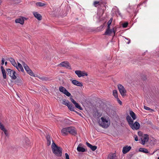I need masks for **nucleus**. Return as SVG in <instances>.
I'll list each match as a JSON object with an SVG mask.
<instances>
[{
  "label": "nucleus",
  "instance_id": "1",
  "mask_svg": "<svg viewBox=\"0 0 159 159\" xmlns=\"http://www.w3.org/2000/svg\"><path fill=\"white\" fill-rule=\"evenodd\" d=\"M52 143L51 145V148L53 153L57 157H61L62 155V148L57 146L53 140H52Z\"/></svg>",
  "mask_w": 159,
  "mask_h": 159
},
{
  "label": "nucleus",
  "instance_id": "2",
  "mask_svg": "<svg viewBox=\"0 0 159 159\" xmlns=\"http://www.w3.org/2000/svg\"><path fill=\"white\" fill-rule=\"evenodd\" d=\"M110 120H98V123L99 125L103 128H107L110 125Z\"/></svg>",
  "mask_w": 159,
  "mask_h": 159
},
{
  "label": "nucleus",
  "instance_id": "3",
  "mask_svg": "<svg viewBox=\"0 0 159 159\" xmlns=\"http://www.w3.org/2000/svg\"><path fill=\"white\" fill-rule=\"evenodd\" d=\"M62 104L67 106L69 109L71 111H75V108L73 106L72 104H70L69 101L66 100H63Z\"/></svg>",
  "mask_w": 159,
  "mask_h": 159
},
{
  "label": "nucleus",
  "instance_id": "4",
  "mask_svg": "<svg viewBox=\"0 0 159 159\" xmlns=\"http://www.w3.org/2000/svg\"><path fill=\"white\" fill-rule=\"evenodd\" d=\"M118 87L120 94L122 96H125L126 94V91L124 87L121 84L118 85Z\"/></svg>",
  "mask_w": 159,
  "mask_h": 159
},
{
  "label": "nucleus",
  "instance_id": "5",
  "mask_svg": "<svg viewBox=\"0 0 159 159\" xmlns=\"http://www.w3.org/2000/svg\"><path fill=\"white\" fill-rule=\"evenodd\" d=\"M7 70L8 72V74L12 79L15 80L16 78V76L15 75L16 72L13 70H12L10 69H7Z\"/></svg>",
  "mask_w": 159,
  "mask_h": 159
},
{
  "label": "nucleus",
  "instance_id": "6",
  "mask_svg": "<svg viewBox=\"0 0 159 159\" xmlns=\"http://www.w3.org/2000/svg\"><path fill=\"white\" fill-rule=\"evenodd\" d=\"M59 90L61 92L65 94L68 97H70L71 95V94L68 92L65 88L63 86H60L59 88Z\"/></svg>",
  "mask_w": 159,
  "mask_h": 159
},
{
  "label": "nucleus",
  "instance_id": "7",
  "mask_svg": "<svg viewBox=\"0 0 159 159\" xmlns=\"http://www.w3.org/2000/svg\"><path fill=\"white\" fill-rule=\"evenodd\" d=\"M58 66H61V67H66V68L71 69V67L70 66L69 62L67 61H64L59 64Z\"/></svg>",
  "mask_w": 159,
  "mask_h": 159
},
{
  "label": "nucleus",
  "instance_id": "8",
  "mask_svg": "<svg viewBox=\"0 0 159 159\" xmlns=\"http://www.w3.org/2000/svg\"><path fill=\"white\" fill-rule=\"evenodd\" d=\"M28 18L20 16L19 18H17L15 20L16 23H19L21 25H23L24 23L25 20H27Z\"/></svg>",
  "mask_w": 159,
  "mask_h": 159
},
{
  "label": "nucleus",
  "instance_id": "9",
  "mask_svg": "<svg viewBox=\"0 0 159 159\" xmlns=\"http://www.w3.org/2000/svg\"><path fill=\"white\" fill-rule=\"evenodd\" d=\"M75 73L79 77H83L84 76H87L88 75L87 73L83 71H81L79 70H75Z\"/></svg>",
  "mask_w": 159,
  "mask_h": 159
},
{
  "label": "nucleus",
  "instance_id": "10",
  "mask_svg": "<svg viewBox=\"0 0 159 159\" xmlns=\"http://www.w3.org/2000/svg\"><path fill=\"white\" fill-rule=\"evenodd\" d=\"M68 133L72 135L75 136L77 134V131L75 128L73 127H68Z\"/></svg>",
  "mask_w": 159,
  "mask_h": 159
},
{
  "label": "nucleus",
  "instance_id": "11",
  "mask_svg": "<svg viewBox=\"0 0 159 159\" xmlns=\"http://www.w3.org/2000/svg\"><path fill=\"white\" fill-rule=\"evenodd\" d=\"M82 146L83 144L81 143H80L79 144L77 148V150L79 152H84L87 151V150H86L84 148H83Z\"/></svg>",
  "mask_w": 159,
  "mask_h": 159
},
{
  "label": "nucleus",
  "instance_id": "12",
  "mask_svg": "<svg viewBox=\"0 0 159 159\" xmlns=\"http://www.w3.org/2000/svg\"><path fill=\"white\" fill-rule=\"evenodd\" d=\"M70 80L71 81L72 83L75 85L79 87H82L83 86V84L82 83L79 82L76 80Z\"/></svg>",
  "mask_w": 159,
  "mask_h": 159
},
{
  "label": "nucleus",
  "instance_id": "13",
  "mask_svg": "<svg viewBox=\"0 0 159 159\" xmlns=\"http://www.w3.org/2000/svg\"><path fill=\"white\" fill-rule=\"evenodd\" d=\"M131 148V146H128V145L125 146L123 148L122 152L124 154H125L129 152Z\"/></svg>",
  "mask_w": 159,
  "mask_h": 159
},
{
  "label": "nucleus",
  "instance_id": "14",
  "mask_svg": "<svg viewBox=\"0 0 159 159\" xmlns=\"http://www.w3.org/2000/svg\"><path fill=\"white\" fill-rule=\"evenodd\" d=\"M33 14L34 16L39 20H40L42 19V16L41 15L37 12H33Z\"/></svg>",
  "mask_w": 159,
  "mask_h": 159
},
{
  "label": "nucleus",
  "instance_id": "15",
  "mask_svg": "<svg viewBox=\"0 0 159 159\" xmlns=\"http://www.w3.org/2000/svg\"><path fill=\"white\" fill-rule=\"evenodd\" d=\"M102 116V113L99 112L97 110L94 111L93 112V116L94 117L98 119Z\"/></svg>",
  "mask_w": 159,
  "mask_h": 159
},
{
  "label": "nucleus",
  "instance_id": "16",
  "mask_svg": "<svg viewBox=\"0 0 159 159\" xmlns=\"http://www.w3.org/2000/svg\"><path fill=\"white\" fill-rule=\"evenodd\" d=\"M112 32L114 33V34H115L116 32L113 29H112L106 30V31L104 34V35H110Z\"/></svg>",
  "mask_w": 159,
  "mask_h": 159
},
{
  "label": "nucleus",
  "instance_id": "17",
  "mask_svg": "<svg viewBox=\"0 0 159 159\" xmlns=\"http://www.w3.org/2000/svg\"><path fill=\"white\" fill-rule=\"evenodd\" d=\"M108 159H117V157L115 153H110L108 155Z\"/></svg>",
  "mask_w": 159,
  "mask_h": 159
},
{
  "label": "nucleus",
  "instance_id": "18",
  "mask_svg": "<svg viewBox=\"0 0 159 159\" xmlns=\"http://www.w3.org/2000/svg\"><path fill=\"white\" fill-rule=\"evenodd\" d=\"M86 144L87 146L90 148V149L93 151H95L97 149V146H93L92 145L87 142L86 143Z\"/></svg>",
  "mask_w": 159,
  "mask_h": 159
},
{
  "label": "nucleus",
  "instance_id": "19",
  "mask_svg": "<svg viewBox=\"0 0 159 159\" xmlns=\"http://www.w3.org/2000/svg\"><path fill=\"white\" fill-rule=\"evenodd\" d=\"M18 65H16V66H15L19 71H21L23 72L24 70L22 65L19 62H17Z\"/></svg>",
  "mask_w": 159,
  "mask_h": 159
},
{
  "label": "nucleus",
  "instance_id": "20",
  "mask_svg": "<svg viewBox=\"0 0 159 159\" xmlns=\"http://www.w3.org/2000/svg\"><path fill=\"white\" fill-rule=\"evenodd\" d=\"M134 125L133 126V127H132V129H136L137 130L139 129L140 127V124H139L137 122H135V123L134 124Z\"/></svg>",
  "mask_w": 159,
  "mask_h": 159
},
{
  "label": "nucleus",
  "instance_id": "21",
  "mask_svg": "<svg viewBox=\"0 0 159 159\" xmlns=\"http://www.w3.org/2000/svg\"><path fill=\"white\" fill-rule=\"evenodd\" d=\"M68 127L64 128L62 129L61 132L63 135H66L68 133Z\"/></svg>",
  "mask_w": 159,
  "mask_h": 159
},
{
  "label": "nucleus",
  "instance_id": "22",
  "mask_svg": "<svg viewBox=\"0 0 159 159\" xmlns=\"http://www.w3.org/2000/svg\"><path fill=\"white\" fill-rule=\"evenodd\" d=\"M149 139L148 135L147 134H145L143 139L142 140L143 144H144L146 142H147L148 141Z\"/></svg>",
  "mask_w": 159,
  "mask_h": 159
},
{
  "label": "nucleus",
  "instance_id": "23",
  "mask_svg": "<svg viewBox=\"0 0 159 159\" xmlns=\"http://www.w3.org/2000/svg\"><path fill=\"white\" fill-rule=\"evenodd\" d=\"M46 138L47 140V145L48 146H49L50 145L51 143V137L49 134H47Z\"/></svg>",
  "mask_w": 159,
  "mask_h": 159
},
{
  "label": "nucleus",
  "instance_id": "24",
  "mask_svg": "<svg viewBox=\"0 0 159 159\" xmlns=\"http://www.w3.org/2000/svg\"><path fill=\"white\" fill-rule=\"evenodd\" d=\"M8 60L13 66L15 67L16 66V63L13 58L12 57H10L8 58Z\"/></svg>",
  "mask_w": 159,
  "mask_h": 159
},
{
  "label": "nucleus",
  "instance_id": "25",
  "mask_svg": "<svg viewBox=\"0 0 159 159\" xmlns=\"http://www.w3.org/2000/svg\"><path fill=\"white\" fill-rule=\"evenodd\" d=\"M129 115L132 117L133 119H136V116L135 113L132 110H130L129 111Z\"/></svg>",
  "mask_w": 159,
  "mask_h": 159
},
{
  "label": "nucleus",
  "instance_id": "26",
  "mask_svg": "<svg viewBox=\"0 0 159 159\" xmlns=\"http://www.w3.org/2000/svg\"><path fill=\"white\" fill-rule=\"evenodd\" d=\"M139 151L146 153H149V152L147 149L142 148H139Z\"/></svg>",
  "mask_w": 159,
  "mask_h": 159
},
{
  "label": "nucleus",
  "instance_id": "27",
  "mask_svg": "<svg viewBox=\"0 0 159 159\" xmlns=\"http://www.w3.org/2000/svg\"><path fill=\"white\" fill-rule=\"evenodd\" d=\"M106 3L105 2H101V5H100V7L102 8V9L103 11L104 12V11L105 10L106 7Z\"/></svg>",
  "mask_w": 159,
  "mask_h": 159
},
{
  "label": "nucleus",
  "instance_id": "28",
  "mask_svg": "<svg viewBox=\"0 0 159 159\" xmlns=\"http://www.w3.org/2000/svg\"><path fill=\"white\" fill-rule=\"evenodd\" d=\"M130 127L132 128L134 125V120H127Z\"/></svg>",
  "mask_w": 159,
  "mask_h": 159
},
{
  "label": "nucleus",
  "instance_id": "29",
  "mask_svg": "<svg viewBox=\"0 0 159 159\" xmlns=\"http://www.w3.org/2000/svg\"><path fill=\"white\" fill-rule=\"evenodd\" d=\"M36 5L37 7H43L45 6L46 4L41 2H38L36 3Z\"/></svg>",
  "mask_w": 159,
  "mask_h": 159
},
{
  "label": "nucleus",
  "instance_id": "30",
  "mask_svg": "<svg viewBox=\"0 0 159 159\" xmlns=\"http://www.w3.org/2000/svg\"><path fill=\"white\" fill-rule=\"evenodd\" d=\"M93 5L95 7H97L98 5H101V2L95 1L93 2Z\"/></svg>",
  "mask_w": 159,
  "mask_h": 159
},
{
  "label": "nucleus",
  "instance_id": "31",
  "mask_svg": "<svg viewBox=\"0 0 159 159\" xmlns=\"http://www.w3.org/2000/svg\"><path fill=\"white\" fill-rule=\"evenodd\" d=\"M74 105H75V106L76 108L78 109H79L80 110H82L83 108H82L81 107V106L77 102H76L74 104Z\"/></svg>",
  "mask_w": 159,
  "mask_h": 159
},
{
  "label": "nucleus",
  "instance_id": "32",
  "mask_svg": "<svg viewBox=\"0 0 159 159\" xmlns=\"http://www.w3.org/2000/svg\"><path fill=\"white\" fill-rule=\"evenodd\" d=\"M113 94L116 98H118L117 92L116 90H114L113 91Z\"/></svg>",
  "mask_w": 159,
  "mask_h": 159
},
{
  "label": "nucleus",
  "instance_id": "33",
  "mask_svg": "<svg viewBox=\"0 0 159 159\" xmlns=\"http://www.w3.org/2000/svg\"><path fill=\"white\" fill-rule=\"evenodd\" d=\"M27 72L31 76H34V75L32 71L30 69L27 71Z\"/></svg>",
  "mask_w": 159,
  "mask_h": 159
},
{
  "label": "nucleus",
  "instance_id": "34",
  "mask_svg": "<svg viewBox=\"0 0 159 159\" xmlns=\"http://www.w3.org/2000/svg\"><path fill=\"white\" fill-rule=\"evenodd\" d=\"M2 74L3 77L4 79H6L7 77L6 74V73L5 70L2 71Z\"/></svg>",
  "mask_w": 159,
  "mask_h": 159
},
{
  "label": "nucleus",
  "instance_id": "35",
  "mask_svg": "<svg viewBox=\"0 0 159 159\" xmlns=\"http://www.w3.org/2000/svg\"><path fill=\"white\" fill-rule=\"evenodd\" d=\"M0 129L2 130L5 129L3 125L1 122H0Z\"/></svg>",
  "mask_w": 159,
  "mask_h": 159
},
{
  "label": "nucleus",
  "instance_id": "36",
  "mask_svg": "<svg viewBox=\"0 0 159 159\" xmlns=\"http://www.w3.org/2000/svg\"><path fill=\"white\" fill-rule=\"evenodd\" d=\"M128 25V23L127 22H125L122 24V27L124 28H126L127 26Z\"/></svg>",
  "mask_w": 159,
  "mask_h": 159
},
{
  "label": "nucleus",
  "instance_id": "37",
  "mask_svg": "<svg viewBox=\"0 0 159 159\" xmlns=\"http://www.w3.org/2000/svg\"><path fill=\"white\" fill-rule=\"evenodd\" d=\"M116 14L117 15H119L120 16H121V13L120 12L119 10L118 9L116 11Z\"/></svg>",
  "mask_w": 159,
  "mask_h": 159
},
{
  "label": "nucleus",
  "instance_id": "38",
  "mask_svg": "<svg viewBox=\"0 0 159 159\" xmlns=\"http://www.w3.org/2000/svg\"><path fill=\"white\" fill-rule=\"evenodd\" d=\"M145 124L150 125H152V122L149 121H145L144 123Z\"/></svg>",
  "mask_w": 159,
  "mask_h": 159
},
{
  "label": "nucleus",
  "instance_id": "39",
  "mask_svg": "<svg viewBox=\"0 0 159 159\" xmlns=\"http://www.w3.org/2000/svg\"><path fill=\"white\" fill-rule=\"evenodd\" d=\"M42 80H45L47 81L48 80V78L47 77H43L40 78Z\"/></svg>",
  "mask_w": 159,
  "mask_h": 159
},
{
  "label": "nucleus",
  "instance_id": "40",
  "mask_svg": "<svg viewBox=\"0 0 159 159\" xmlns=\"http://www.w3.org/2000/svg\"><path fill=\"white\" fill-rule=\"evenodd\" d=\"M25 70L27 71V70H29V69H30L29 67L27 65L26 66H25L24 67Z\"/></svg>",
  "mask_w": 159,
  "mask_h": 159
},
{
  "label": "nucleus",
  "instance_id": "41",
  "mask_svg": "<svg viewBox=\"0 0 159 159\" xmlns=\"http://www.w3.org/2000/svg\"><path fill=\"white\" fill-rule=\"evenodd\" d=\"M117 99V100L118 101V103L120 105H121L122 104V102L118 98H116Z\"/></svg>",
  "mask_w": 159,
  "mask_h": 159
},
{
  "label": "nucleus",
  "instance_id": "42",
  "mask_svg": "<svg viewBox=\"0 0 159 159\" xmlns=\"http://www.w3.org/2000/svg\"><path fill=\"white\" fill-rule=\"evenodd\" d=\"M144 108L145 109L147 110H150L151 109L150 108L145 106H144Z\"/></svg>",
  "mask_w": 159,
  "mask_h": 159
},
{
  "label": "nucleus",
  "instance_id": "43",
  "mask_svg": "<svg viewBox=\"0 0 159 159\" xmlns=\"http://www.w3.org/2000/svg\"><path fill=\"white\" fill-rule=\"evenodd\" d=\"M3 131V132H4V133L5 134V135L6 136H7L8 135V133H7V130L6 129H4V130H2Z\"/></svg>",
  "mask_w": 159,
  "mask_h": 159
},
{
  "label": "nucleus",
  "instance_id": "44",
  "mask_svg": "<svg viewBox=\"0 0 159 159\" xmlns=\"http://www.w3.org/2000/svg\"><path fill=\"white\" fill-rule=\"evenodd\" d=\"M134 138L135 141H137L138 140V137L136 135H134Z\"/></svg>",
  "mask_w": 159,
  "mask_h": 159
},
{
  "label": "nucleus",
  "instance_id": "45",
  "mask_svg": "<svg viewBox=\"0 0 159 159\" xmlns=\"http://www.w3.org/2000/svg\"><path fill=\"white\" fill-rule=\"evenodd\" d=\"M65 155L66 156L65 159H70L69 155L67 153H65Z\"/></svg>",
  "mask_w": 159,
  "mask_h": 159
},
{
  "label": "nucleus",
  "instance_id": "46",
  "mask_svg": "<svg viewBox=\"0 0 159 159\" xmlns=\"http://www.w3.org/2000/svg\"><path fill=\"white\" fill-rule=\"evenodd\" d=\"M70 100L71 102L74 104L76 102L72 98H70Z\"/></svg>",
  "mask_w": 159,
  "mask_h": 159
},
{
  "label": "nucleus",
  "instance_id": "47",
  "mask_svg": "<svg viewBox=\"0 0 159 159\" xmlns=\"http://www.w3.org/2000/svg\"><path fill=\"white\" fill-rule=\"evenodd\" d=\"M20 62H21L24 67L25 66L27 65L25 64V62L23 61H21Z\"/></svg>",
  "mask_w": 159,
  "mask_h": 159
},
{
  "label": "nucleus",
  "instance_id": "48",
  "mask_svg": "<svg viewBox=\"0 0 159 159\" xmlns=\"http://www.w3.org/2000/svg\"><path fill=\"white\" fill-rule=\"evenodd\" d=\"M5 61V60L3 58H2V63L1 64L2 65H3Z\"/></svg>",
  "mask_w": 159,
  "mask_h": 159
},
{
  "label": "nucleus",
  "instance_id": "49",
  "mask_svg": "<svg viewBox=\"0 0 159 159\" xmlns=\"http://www.w3.org/2000/svg\"><path fill=\"white\" fill-rule=\"evenodd\" d=\"M126 119H132L131 118V117L129 116L128 115L127 116Z\"/></svg>",
  "mask_w": 159,
  "mask_h": 159
},
{
  "label": "nucleus",
  "instance_id": "50",
  "mask_svg": "<svg viewBox=\"0 0 159 159\" xmlns=\"http://www.w3.org/2000/svg\"><path fill=\"white\" fill-rule=\"evenodd\" d=\"M125 39L128 40V41L126 43L127 44H129L130 43V40L129 39L125 38Z\"/></svg>",
  "mask_w": 159,
  "mask_h": 159
},
{
  "label": "nucleus",
  "instance_id": "51",
  "mask_svg": "<svg viewBox=\"0 0 159 159\" xmlns=\"http://www.w3.org/2000/svg\"><path fill=\"white\" fill-rule=\"evenodd\" d=\"M112 22L111 20H109L107 22V25H110L111 24Z\"/></svg>",
  "mask_w": 159,
  "mask_h": 159
},
{
  "label": "nucleus",
  "instance_id": "52",
  "mask_svg": "<svg viewBox=\"0 0 159 159\" xmlns=\"http://www.w3.org/2000/svg\"><path fill=\"white\" fill-rule=\"evenodd\" d=\"M1 69L2 71H3H3L5 70H4V68L2 66H1Z\"/></svg>",
  "mask_w": 159,
  "mask_h": 159
},
{
  "label": "nucleus",
  "instance_id": "53",
  "mask_svg": "<svg viewBox=\"0 0 159 159\" xmlns=\"http://www.w3.org/2000/svg\"><path fill=\"white\" fill-rule=\"evenodd\" d=\"M110 29V25H107V26L106 30H109Z\"/></svg>",
  "mask_w": 159,
  "mask_h": 159
},
{
  "label": "nucleus",
  "instance_id": "54",
  "mask_svg": "<svg viewBox=\"0 0 159 159\" xmlns=\"http://www.w3.org/2000/svg\"><path fill=\"white\" fill-rule=\"evenodd\" d=\"M138 134L139 136H141V135L142 134V133H141V132H140V131H139V132H138Z\"/></svg>",
  "mask_w": 159,
  "mask_h": 159
},
{
  "label": "nucleus",
  "instance_id": "55",
  "mask_svg": "<svg viewBox=\"0 0 159 159\" xmlns=\"http://www.w3.org/2000/svg\"><path fill=\"white\" fill-rule=\"evenodd\" d=\"M2 0H0V5L1 4Z\"/></svg>",
  "mask_w": 159,
  "mask_h": 159
},
{
  "label": "nucleus",
  "instance_id": "56",
  "mask_svg": "<svg viewBox=\"0 0 159 159\" xmlns=\"http://www.w3.org/2000/svg\"><path fill=\"white\" fill-rule=\"evenodd\" d=\"M5 65H7V61H6V62H5Z\"/></svg>",
  "mask_w": 159,
  "mask_h": 159
},
{
  "label": "nucleus",
  "instance_id": "57",
  "mask_svg": "<svg viewBox=\"0 0 159 159\" xmlns=\"http://www.w3.org/2000/svg\"><path fill=\"white\" fill-rule=\"evenodd\" d=\"M100 119H105L103 117H101Z\"/></svg>",
  "mask_w": 159,
  "mask_h": 159
},
{
  "label": "nucleus",
  "instance_id": "58",
  "mask_svg": "<svg viewBox=\"0 0 159 159\" xmlns=\"http://www.w3.org/2000/svg\"><path fill=\"white\" fill-rule=\"evenodd\" d=\"M109 20H111V21L112 22V18H111Z\"/></svg>",
  "mask_w": 159,
  "mask_h": 159
},
{
  "label": "nucleus",
  "instance_id": "59",
  "mask_svg": "<svg viewBox=\"0 0 159 159\" xmlns=\"http://www.w3.org/2000/svg\"><path fill=\"white\" fill-rule=\"evenodd\" d=\"M155 152V151H154V152H153L151 154L152 155V154H153L154 152Z\"/></svg>",
  "mask_w": 159,
  "mask_h": 159
},
{
  "label": "nucleus",
  "instance_id": "60",
  "mask_svg": "<svg viewBox=\"0 0 159 159\" xmlns=\"http://www.w3.org/2000/svg\"><path fill=\"white\" fill-rule=\"evenodd\" d=\"M157 159H159V157H158Z\"/></svg>",
  "mask_w": 159,
  "mask_h": 159
},
{
  "label": "nucleus",
  "instance_id": "61",
  "mask_svg": "<svg viewBox=\"0 0 159 159\" xmlns=\"http://www.w3.org/2000/svg\"><path fill=\"white\" fill-rule=\"evenodd\" d=\"M133 154H131V156H132Z\"/></svg>",
  "mask_w": 159,
  "mask_h": 159
},
{
  "label": "nucleus",
  "instance_id": "62",
  "mask_svg": "<svg viewBox=\"0 0 159 159\" xmlns=\"http://www.w3.org/2000/svg\"><path fill=\"white\" fill-rule=\"evenodd\" d=\"M139 6H140V5H138V7Z\"/></svg>",
  "mask_w": 159,
  "mask_h": 159
}]
</instances>
